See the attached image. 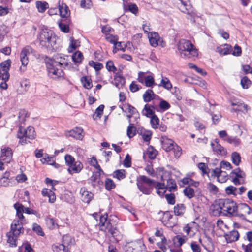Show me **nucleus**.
<instances>
[{
    "label": "nucleus",
    "mask_w": 252,
    "mask_h": 252,
    "mask_svg": "<svg viewBox=\"0 0 252 252\" xmlns=\"http://www.w3.org/2000/svg\"><path fill=\"white\" fill-rule=\"evenodd\" d=\"M99 226L100 230L110 234L113 237L117 239L119 231L108 220V215L105 213L100 217Z\"/></svg>",
    "instance_id": "7ed1b4c3"
},
{
    "label": "nucleus",
    "mask_w": 252,
    "mask_h": 252,
    "mask_svg": "<svg viewBox=\"0 0 252 252\" xmlns=\"http://www.w3.org/2000/svg\"><path fill=\"white\" fill-rule=\"evenodd\" d=\"M36 7L40 13H43L46 9L48 8V3L46 2L37 1L36 2Z\"/></svg>",
    "instance_id": "2f4dec72"
},
{
    "label": "nucleus",
    "mask_w": 252,
    "mask_h": 252,
    "mask_svg": "<svg viewBox=\"0 0 252 252\" xmlns=\"http://www.w3.org/2000/svg\"><path fill=\"white\" fill-rule=\"evenodd\" d=\"M80 193L81 199L85 203L89 204L93 198L94 194L91 192L88 191L85 187L81 188Z\"/></svg>",
    "instance_id": "a211bd4d"
},
{
    "label": "nucleus",
    "mask_w": 252,
    "mask_h": 252,
    "mask_svg": "<svg viewBox=\"0 0 252 252\" xmlns=\"http://www.w3.org/2000/svg\"><path fill=\"white\" fill-rule=\"evenodd\" d=\"M213 151L217 154L221 156H225L227 154V151L225 148L222 147L219 143V140L216 139L214 142L211 144Z\"/></svg>",
    "instance_id": "dca6fc26"
},
{
    "label": "nucleus",
    "mask_w": 252,
    "mask_h": 252,
    "mask_svg": "<svg viewBox=\"0 0 252 252\" xmlns=\"http://www.w3.org/2000/svg\"><path fill=\"white\" fill-rule=\"evenodd\" d=\"M81 81L83 87L87 89H90L93 86L91 79L89 76L82 77Z\"/></svg>",
    "instance_id": "7c9ffc66"
},
{
    "label": "nucleus",
    "mask_w": 252,
    "mask_h": 252,
    "mask_svg": "<svg viewBox=\"0 0 252 252\" xmlns=\"http://www.w3.org/2000/svg\"><path fill=\"white\" fill-rule=\"evenodd\" d=\"M184 193L185 196L189 199H190L194 196V190L192 188L189 186L188 187H186L184 189Z\"/></svg>",
    "instance_id": "5fc2aeb1"
},
{
    "label": "nucleus",
    "mask_w": 252,
    "mask_h": 252,
    "mask_svg": "<svg viewBox=\"0 0 252 252\" xmlns=\"http://www.w3.org/2000/svg\"><path fill=\"white\" fill-rule=\"evenodd\" d=\"M33 230L36 232L38 235L43 236L44 235L43 231L40 225L36 223L33 224Z\"/></svg>",
    "instance_id": "774afa93"
},
{
    "label": "nucleus",
    "mask_w": 252,
    "mask_h": 252,
    "mask_svg": "<svg viewBox=\"0 0 252 252\" xmlns=\"http://www.w3.org/2000/svg\"><path fill=\"white\" fill-rule=\"evenodd\" d=\"M52 249L54 252H68L69 248L65 247L63 244L57 243L52 246Z\"/></svg>",
    "instance_id": "a878e982"
},
{
    "label": "nucleus",
    "mask_w": 252,
    "mask_h": 252,
    "mask_svg": "<svg viewBox=\"0 0 252 252\" xmlns=\"http://www.w3.org/2000/svg\"><path fill=\"white\" fill-rule=\"evenodd\" d=\"M59 11L60 15L62 17L66 18L70 14V11L66 4H62L58 9Z\"/></svg>",
    "instance_id": "c756f323"
},
{
    "label": "nucleus",
    "mask_w": 252,
    "mask_h": 252,
    "mask_svg": "<svg viewBox=\"0 0 252 252\" xmlns=\"http://www.w3.org/2000/svg\"><path fill=\"white\" fill-rule=\"evenodd\" d=\"M47 69L49 77L53 79L57 80L63 77L64 72L63 69L49 62L47 63Z\"/></svg>",
    "instance_id": "423d86ee"
},
{
    "label": "nucleus",
    "mask_w": 252,
    "mask_h": 252,
    "mask_svg": "<svg viewBox=\"0 0 252 252\" xmlns=\"http://www.w3.org/2000/svg\"><path fill=\"white\" fill-rule=\"evenodd\" d=\"M144 83L146 87H151L155 84L154 77L151 75L146 76L145 78Z\"/></svg>",
    "instance_id": "e2e57ef3"
},
{
    "label": "nucleus",
    "mask_w": 252,
    "mask_h": 252,
    "mask_svg": "<svg viewBox=\"0 0 252 252\" xmlns=\"http://www.w3.org/2000/svg\"><path fill=\"white\" fill-rule=\"evenodd\" d=\"M137 180H139L142 183H146L150 187H152L153 184L156 183L155 180L151 179L145 175L139 176Z\"/></svg>",
    "instance_id": "f704fd0d"
},
{
    "label": "nucleus",
    "mask_w": 252,
    "mask_h": 252,
    "mask_svg": "<svg viewBox=\"0 0 252 252\" xmlns=\"http://www.w3.org/2000/svg\"><path fill=\"white\" fill-rule=\"evenodd\" d=\"M224 237L227 243L236 241L239 237V234L237 230H233L224 235Z\"/></svg>",
    "instance_id": "aec40b11"
},
{
    "label": "nucleus",
    "mask_w": 252,
    "mask_h": 252,
    "mask_svg": "<svg viewBox=\"0 0 252 252\" xmlns=\"http://www.w3.org/2000/svg\"><path fill=\"white\" fill-rule=\"evenodd\" d=\"M149 40L150 45L154 47H156L158 44L159 36L157 32H151L150 35H149Z\"/></svg>",
    "instance_id": "b1692460"
},
{
    "label": "nucleus",
    "mask_w": 252,
    "mask_h": 252,
    "mask_svg": "<svg viewBox=\"0 0 252 252\" xmlns=\"http://www.w3.org/2000/svg\"><path fill=\"white\" fill-rule=\"evenodd\" d=\"M150 123L153 128H158L159 125V120L156 115H153L151 117Z\"/></svg>",
    "instance_id": "09e8293b"
},
{
    "label": "nucleus",
    "mask_w": 252,
    "mask_h": 252,
    "mask_svg": "<svg viewBox=\"0 0 252 252\" xmlns=\"http://www.w3.org/2000/svg\"><path fill=\"white\" fill-rule=\"evenodd\" d=\"M89 64L90 66L94 67L96 71H99L103 67L102 63L94 61H90L89 62Z\"/></svg>",
    "instance_id": "052dcab7"
},
{
    "label": "nucleus",
    "mask_w": 252,
    "mask_h": 252,
    "mask_svg": "<svg viewBox=\"0 0 252 252\" xmlns=\"http://www.w3.org/2000/svg\"><path fill=\"white\" fill-rule=\"evenodd\" d=\"M220 168H218V167L216 168L215 169H214L212 171V172H213V175L217 177L218 181L219 182L222 183V182L226 181V179L225 178L222 180H221L220 179V176H221V174L223 173V171L222 170H221Z\"/></svg>",
    "instance_id": "3c124183"
},
{
    "label": "nucleus",
    "mask_w": 252,
    "mask_h": 252,
    "mask_svg": "<svg viewBox=\"0 0 252 252\" xmlns=\"http://www.w3.org/2000/svg\"><path fill=\"white\" fill-rule=\"evenodd\" d=\"M136 128L134 126V124L130 123L127 128V135L131 138L136 135Z\"/></svg>",
    "instance_id": "c03bdc74"
},
{
    "label": "nucleus",
    "mask_w": 252,
    "mask_h": 252,
    "mask_svg": "<svg viewBox=\"0 0 252 252\" xmlns=\"http://www.w3.org/2000/svg\"><path fill=\"white\" fill-rule=\"evenodd\" d=\"M124 108H125L126 110L127 111L126 113L131 114H136L135 118L137 116H139V113L136 110V109L130 105L129 103H126L124 104Z\"/></svg>",
    "instance_id": "58836bf2"
},
{
    "label": "nucleus",
    "mask_w": 252,
    "mask_h": 252,
    "mask_svg": "<svg viewBox=\"0 0 252 252\" xmlns=\"http://www.w3.org/2000/svg\"><path fill=\"white\" fill-rule=\"evenodd\" d=\"M40 45L48 50H53L56 44L55 35L53 32L48 29H43L38 35Z\"/></svg>",
    "instance_id": "f03ea898"
},
{
    "label": "nucleus",
    "mask_w": 252,
    "mask_h": 252,
    "mask_svg": "<svg viewBox=\"0 0 252 252\" xmlns=\"http://www.w3.org/2000/svg\"><path fill=\"white\" fill-rule=\"evenodd\" d=\"M21 220H14L11 225V230L15 236H19L24 232L22 222Z\"/></svg>",
    "instance_id": "4468645a"
},
{
    "label": "nucleus",
    "mask_w": 252,
    "mask_h": 252,
    "mask_svg": "<svg viewBox=\"0 0 252 252\" xmlns=\"http://www.w3.org/2000/svg\"><path fill=\"white\" fill-rule=\"evenodd\" d=\"M105 188L108 190H110L115 187V184L113 181L109 178H107L105 181Z\"/></svg>",
    "instance_id": "bf43d9fd"
},
{
    "label": "nucleus",
    "mask_w": 252,
    "mask_h": 252,
    "mask_svg": "<svg viewBox=\"0 0 252 252\" xmlns=\"http://www.w3.org/2000/svg\"><path fill=\"white\" fill-rule=\"evenodd\" d=\"M216 50L220 55H226L231 53L232 46L230 45L225 44L218 47Z\"/></svg>",
    "instance_id": "412c9836"
},
{
    "label": "nucleus",
    "mask_w": 252,
    "mask_h": 252,
    "mask_svg": "<svg viewBox=\"0 0 252 252\" xmlns=\"http://www.w3.org/2000/svg\"><path fill=\"white\" fill-rule=\"evenodd\" d=\"M119 37L116 35H113L110 34L105 36V39L109 43L113 44L114 45H117V41L118 40Z\"/></svg>",
    "instance_id": "de8ad7c7"
},
{
    "label": "nucleus",
    "mask_w": 252,
    "mask_h": 252,
    "mask_svg": "<svg viewBox=\"0 0 252 252\" xmlns=\"http://www.w3.org/2000/svg\"><path fill=\"white\" fill-rule=\"evenodd\" d=\"M162 222L168 227H173L177 224V221L173 220V215L169 211L164 212Z\"/></svg>",
    "instance_id": "2eb2a0df"
},
{
    "label": "nucleus",
    "mask_w": 252,
    "mask_h": 252,
    "mask_svg": "<svg viewBox=\"0 0 252 252\" xmlns=\"http://www.w3.org/2000/svg\"><path fill=\"white\" fill-rule=\"evenodd\" d=\"M14 207L16 210V215L18 217L19 219L21 220L25 223H26V220L23 215V212L28 214L36 215L37 214V212L36 211L28 207L25 208L23 205L18 203L14 204Z\"/></svg>",
    "instance_id": "6e6552de"
},
{
    "label": "nucleus",
    "mask_w": 252,
    "mask_h": 252,
    "mask_svg": "<svg viewBox=\"0 0 252 252\" xmlns=\"http://www.w3.org/2000/svg\"><path fill=\"white\" fill-rule=\"evenodd\" d=\"M146 155L150 159H154L158 155V151L153 146H149L147 149Z\"/></svg>",
    "instance_id": "ea45409f"
},
{
    "label": "nucleus",
    "mask_w": 252,
    "mask_h": 252,
    "mask_svg": "<svg viewBox=\"0 0 252 252\" xmlns=\"http://www.w3.org/2000/svg\"><path fill=\"white\" fill-rule=\"evenodd\" d=\"M178 49L181 56L194 60L198 56V51L190 41L181 39L178 43Z\"/></svg>",
    "instance_id": "f257e3e1"
},
{
    "label": "nucleus",
    "mask_w": 252,
    "mask_h": 252,
    "mask_svg": "<svg viewBox=\"0 0 252 252\" xmlns=\"http://www.w3.org/2000/svg\"><path fill=\"white\" fill-rule=\"evenodd\" d=\"M231 105L233 106V110L235 112H247L249 109L248 106L241 101H233L231 102Z\"/></svg>",
    "instance_id": "6ab92c4d"
},
{
    "label": "nucleus",
    "mask_w": 252,
    "mask_h": 252,
    "mask_svg": "<svg viewBox=\"0 0 252 252\" xmlns=\"http://www.w3.org/2000/svg\"><path fill=\"white\" fill-rule=\"evenodd\" d=\"M137 186L139 190L143 194L146 195L150 194L153 190L152 187L146 186L142 182H140L139 180H137Z\"/></svg>",
    "instance_id": "4be33fe9"
},
{
    "label": "nucleus",
    "mask_w": 252,
    "mask_h": 252,
    "mask_svg": "<svg viewBox=\"0 0 252 252\" xmlns=\"http://www.w3.org/2000/svg\"><path fill=\"white\" fill-rule=\"evenodd\" d=\"M239 209L245 211L247 215L239 212L237 214L238 216L249 222H252V210L250 207L247 204L244 203L239 205Z\"/></svg>",
    "instance_id": "9b49d317"
},
{
    "label": "nucleus",
    "mask_w": 252,
    "mask_h": 252,
    "mask_svg": "<svg viewBox=\"0 0 252 252\" xmlns=\"http://www.w3.org/2000/svg\"><path fill=\"white\" fill-rule=\"evenodd\" d=\"M155 95L153 91L151 89H148L143 95L144 101L146 102H149L154 98Z\"/></svg>",
    "instance_id": "473e14b6"
},
{
    "label": "nucleus",
    "mask_w": 252,
    "mask_h": 252,
    "mask_svg": "<svg viewBox=\"0 0 252 252\" xmlns=\"http://www.w3.org/2000/svg\"><path fill=\"white\" fill-rule=\"evenodd\" d=\"M161 142L163 149L167 152L171 151L174 149V145L176 144L173 140L166 136H162Z\"/></svg>",
    "instance_id": "f3484780"
},
{
    "label": "nucleus",
    "mask_w": 252,
    "mask_h": 252,
    "mask_svg": "<svg viewBox=\"0 0 252 252\" xmlns=\"http://www.w3.org/2000/svg\"><path fill=\"white\" fill-rule=\"evenodd\" d=\"M32 49L29 46H27L22 49L20 53V61L21 62L22 66L20 67V70L21 72L25 71L26 66L28 63L29 60L28 56L32 53Z\"/></svg>",
    "instance_id": "9d476101"
},
{
    "label": "nucleus",
    "mask_w": 252,
    "mask_h": 252,
    "mask_svg": "<svg viewBox=\"0 0 252 252\" xmlns=\"http://www.w3.org/2000/svg\"><path fill=\"white\" fill-rule=\"evenodd\" d=\"M66 57H67V56L61 54H57L53 56V59L51 60L50 62L52 63H55V65H57L58 66L63 69V68L68 65V61Z\"/></svg>",
    "instance_id": "f8f14e48"
},
{
    "label": "nucleus",
    "mask_w": 252,
    "mask_h": 252,
    "mask_svg": "<svg viewBox=\"0 0 252 252\" xmlns=\"http://www.w3.org/2000/svg\"><path fill=\"white\" fill-rule=\"evenodd\" d=\"M72 243V239L71 237L68 235H65L63 236L62 244L65 246V247L69 248V246Z\"/></svg>",
    "instance_id": "4d7b16f0"
},
{
    "label": "nucleus",
    "mask_w": 252,
    "mask_h": 252,
    "mask_svg": "<svg viewBox=\"0 0 252 252\" xmlns=\"http://www.w3.org/2000/svg\"><path fill=\"white\" fill-rule=\"evenodd\" d=\"M174 153L175 158H178L182 154V149L177 144L174 145V149L172 150Z\"/></svg>",
    "instance_id": "69168bd1"
},
{
    "label": "nucleus",
    "mask_w": 252,
    "mask_h": 252,
    "mask_svg": "<svg viewBox=\"0 0 252 252\" xmlns=\"http://www.w3.org/2000/svg\"><path fill=\"white\" fill-rule=\"evenodd\" d=\"M188 65L190 68L194 69L197 73L202 76H205L206 74V72L203 69L198 67L196 65L192 63H189Z\"/></svg>",
    "instance_id": "338daca9"
},
{
    "label": "nucleus",
    "mask_w": 252,
    "mask_h": 252,
    "mask_svg": "<svg viewBox=\"0 0 252 252\" xmlns=\"http://www.w3.org/2000/svg\"><path fill=\"white\" fill-rule=\"evenodd\" d=\"M186 211V206L184 204H176L174 207V212L176 216L183 215Z\"/></svg>",
    "instance_id": "393cba45"
},
{
    "label": "nucleus",
    "mask_w": 252,
    "mask_h": 252,
    "mask_svg": "<svg viewBox=\"0 0 252 252\" xmlns=\"http://www.w3.org/2000/svg\"><path fill=\"white\" fill-rule=\"evenodd\" d=\"M229 143L235 146H238L240 143V140L236 137H227L226 139H225Z\"/></svg>",
    "instance_id": "603ef678"
},
{
    "label": "nucleus",
    "mask_w": 252,
    "mask_h": 252,
    "mask_svg": "<svg viewBox=\"0 0 252 252\" xmlns=\"http://www.w3.org/2000/svg\"><path fill=\"white\" fill-rule=\"evenodd\" d=\"M83 168V165L79 161H75L69 166L68 172L72 174V173H79Z\"/></svg>",
    "instance_id": "5701e85b"
},
{
    "label": "nucleus",
    "mask_w": 252,
    "mask_h": 252,
    "mask_svg": "<svg viewBox=\"0 0 252 252\" xmlns=\"http://www.w3.org/2000/svg\"><path fill=\"white\" fill-rule=\"evenodd\" d=\"M7 236L8 237L7 242L11 246H16L17 244L16 242L18 236H15L14 235L12 234V231H11V230L7 234Z\"/></svg>",
    "instance_id": "79ce46f5"
},
{
    "label": "nucleus",
    "mask_w": 252,
    "mask_h": 252,
    "mask_svg": "<svg viewBox=\"0 0 252 252\" xmlns=\"http://www.w3.org/2000/svg\"><path fill=\"white\" fill-rule=\"evenodd\" d=\"M104 105L101 104L99 105L95 110L94 113L93 115V118L96 120L100 119L103 114Z\"/></svg>",
    "instance_id": "cd10ccee"
},
{
    "label": "nucleus",
    "mask_w": 252,
    "mask_h": 252,
    "mask_svg": "<svg viewBox=\"0 0 252 252\" xmlns=\"http://www.w3.org/2000/svg\"><path fill=\"white\" fill-rule=\"evenodd\" d=\"M24 131H25V129L20 126L19 128V130L17 133V137L20 139L19 142H20L22 145L27 143V138H26V135L25 134Z\"/></svg>",
    "instance_id": "c85d7f7f"
},
{
    "label": "nucleus",
    "mask_w": 252,
    "mask_h": 252,
    "mask_svg": "<svg viewBox=\"0 0 252 252\" xmlns=\"http://www.w3.org/2000/svg\"><path fill=\"white\" fill-rule=\"evenodd\" d=\"M106 67L108 71H112L115 73L117 71V68L114 66V63L112 61L109 60L107 62Z\"/></svg>",
    "instance_id": "0e129e2a"
},
{
    "label": "nucleus",
    "mask_w": 252,
    "mask_h": 252,
    "mask_svg": "<svg viewBox=\"0 0 252 252\" xmlns=\"http://www.w3.org/2000/svg\"><path fill=\"white\" fill-rule=\"evenodd\" d=\"M159 87H163L166 89L169 90L172 88V85L169 81V80L166 78H162L160 84H159Z\"/></svg>",
    "instance_id": "37998d69"
},
{
    "label": "nucleus",
    "mask_w": 252,
    "mask_h": 252,
    "mask_svg": "<svg viewBox=\"0 0 252 252\" xmlns=\"http://www.w3.org/2000/svg\"><path fill=\"white\" fill-rule=\"evenodd\" d=\"M164 179H163V177H161V183L159 182H157L155 184H153V187H154L156 189V190H164V189H166L165 188V184L164 183Z\"/></svg>",
    "instance_id": "6e6d98bb"
},
{
    "label": "nucleus",
    "mask_w": 252,
    "mask_h": 252,
    "mask_svg": "<svg viewBox=\"0 0 252 252\" xmlns=\"http://www.w3.org/2000/svg\"><path fill=\"white\" fill-rule=\"evenodd\" d=\"M11 60H7L4 62H2L0 64V72H6L7 71H9L10 67L11 66Z\"/></svg>",
    "instance_id": "4c0bfd02"
},
{
    "label": "nucleus",
    "mask_w": 252,
    "mask_h": 252,
    "mask_svg": "<svg viewBox=\"0 0 252 252\" xmlns=\"http://www.w3.org/2000/svg\"><path fill=\"white\" fill-rule=\"evenodd\" d=\"M232 161L233 164L237 166L241 161V157L240 154L237 152H234L231 155Z\"/></svg>",
    "instance_id": "8fccbe9b"
},
{
    "label": "nucleus",
    "mask_w": 252,
    "mask_h": 252,
    "mask_svg": "<svg viewBox=\"0 0 252 252\" xmlns=\"http://www.w3.org/2000/svg\"><path fill=\"white\" fill-rule=\"evenodd\" d=\"M72 60L75 63H80L83 59L82 53L80 51H77L72 56Z\"/></svg>",
    "instance_id": "49530a36"
},
{
    "label": "nucleus",
    "mask_w": 252,
    "mask_h": 252,
    "mask_svg": "<svg viewBox=\"0 0 252 252\" xmlns=\"http://www.w3.org/2000/svg\"><path fill=\"white\" fill-rule=\"evenodd\" d=\"M30 83L27 80L22 81L20 82V88L18 89L19 94H22L26 93L30 87Z\"/></svg>",
    "instance_id": "bb28decb"
},
{
    "label": "nucleus",
    "mask_w": 252,
    "mask_h": 252,
    "mask_svg": "<svg viewBox=\"0 0 252 252\" xmlns=\"http://www.w3.org/2000/svg\"><path fill=\"white\" fill-rule=\"evenodd\" d=\"M177 186L175 181L172 178H168L167 180V184L165 185V188L171 191L177 188Z\"/></svg>",
    "instance_id": "c9c22d12"
},
{
    "label": "nucleus",
    "mask_w": 252,
    "mask_h": 252,
    "mask_svg": "<svg viewBox=\"0 0 252 252\" xmlns=\"http://www.w3.org/2000/svg\"><path fill=\"white\" fill-rule=\"evenodd\" d=\"M46 222L48 227L50 229H54L58 226L55 220L53 218H47L46 219Z\"/></svg>",
    "instance_id": "680f3d73"
},
{
    "label": "nucleus",
    "mask_w": 252,
    "mask_h": 252,
    "mask_svg": "<svg viewBox=\"0 0 252 252\" xmlns=\"http://www.w3.org/2000/svg\"><path fill=\"white\" fill-rule=\"evenodd\" d=\"M114 29L108 25L101 26V32L105 35H109L110 33L114 32Z\"/></svg>",
    "instance_id": "13d9d810"
},
{
    "label": "nucleus",
    "mask_w": 252,
    "mask_h": 252,
    "mask_svg": "<svg viewBox=\"0 0 252 252\" xmlns=\"http://www.w3.org/2000/svg\"><path fill=\"white\" fill-rule=\"evenodd\" d=\"M142 113L143 115L149 118H151L152 116L155 115L154 111L151 109L150 106L148 104H146L145 105L144 108L142 110Z\"/></svg>",
    "instance_id": "a18cd8bd"
},
{
    "label": "nucleus",
    "mask_w": 252,
    "mask_h": 252,
    "mask_svg": "<svg viewBox=\"0 0 252 252\" xmlns=\"http://www.w3.org/2000/svg\"><path fill=\"white\" fill-rule=\"evenodd\" d=\"M216 206H218L217 209H219L220 211H225L233 215L239 208V206H237L234 201L229 199H219Z\"/></svg>",
    "instance_id": "20e7f679"
},
{
    "label": "nucleus",
    "mask_w": 252,
    "mask_h": 252,
    "mask_svg": "<svg viewBox=\"0 0 252 252\" xmlns=\"http://www.w3.org/2000/svg\"><path fill=\"white\" fill-rule=\"evenodd\" d=\"M13 152L11 148L4 147L1 149L0 156V170L4 169V165L9 163L12 158Z\"/></svg>",
    "instance_id": "0eeeda50"
},
{
    "label": "nucleus",
    "mask_w": 252,
    "mask_h": 252,
    "mask_svg": "<svg viewBox=\"0 0 252 252\" xmlns=\"http://www.w3.org/2000/svg\"><path fill=\"white\" fill-rule=\"evenodd\" d=\"M126 172L125 170L118 169L115 170L113 173L114 178L118 179L119 180L124 179L126 178Z\"/></svg>",
    "instance_id": "e433bc0d"
},
{
    "label": "nucleus",
    "mask_w": 252,
    "mask_h": 252,
    "mask_svg": "<svg viewBox=\"0 0 252 252\" xmlns=\"http://www.w3.org/2000/svg\"><path fill=\"white\" fill-rule=\"evenodd\" d=\"M102 174V172L97 170L94 172L92 176L89 179V183L93 187L95 188L102 185L103 182L100 179V175Z\"/></svg>",
    "instance_id": "ddd939ff"
},
{
    "label": "nucleus",
    "mask_w": 252,
    "mask_h": 252,
    "mask_svg": "<svg viewBox=\"0 0 252 252\" xmlns=\"http://www.w3.org/2000/svg\"><path fill=\"white\" fill-rule=\"evenodd\" d=\"M178 6L181 11L186 13L188 15L187 18L192 23H194L195 13L193 12V9L189 4L188 0H179Z\"/></svg>",
    "instance_id": "39448f33"
},
{
    "label": "nucleus",
    "mask_w": 252,
    "mask_h": 252,
    "mask_svg": "<svg viewBox=\"0 0 252 252\" xmlns=\"http://www.w3.org/2000/svg\"><path fill=\"white\" fill-rule=\"evenodd\" d=\"M251 84V81L247 76H244L241 79V85L243 89H248Z\"/></svg>",
    "instance_id": "864d4df0"
},
{
    "label": "nucleus",
    "mask_w": 252,
    "mask_h": 252,
    "mask_svg": "<svg viewBox=\"0 0 252 252\" xmlns=\"http://www.w3.org/2000/svg\"><path fill=\"white\" fill-rule=\"evenodd\" d=\"M146 249L145 245L141 240L128 243L125 246V252H138Z\"/></svg>",
    "instance_id": "1a4fd4ad"
},
{
    "label": "nucleus",
    "mask_w": 252,
    "mask_h": 252,
    "mask_svg": "<svg viewBox=\"0 0 252 252\" xmlns=\"http://www.w3.org/2000/svg\"><path fill=\"white\" fill-rule=\"evenodd\" d=\"M82 131L83 130L81 128H76L75 129L71 130L69 132V135L76 139H82L83 138V135H82Z\"/></svg>",
    "instance_id": "72a5a7b5"
},
{
    "label": "nucleus",
    "mask_w": 252,
    "mask_h": 252,
    "mask_svg": "<svg viewBox=\"0 0 252 252\" xmlns=\"http://www.w3.org/2000/svg\"><path fill=\"white\" fill-rule=\"evenodd\" d=\"M24 132L25 134L26 135V138H28L29 139H33L34 138L35 131L33 127H28L26 130L25 129Z\"/></svg>",
    "instance_id": "a19ab883"
}]
</instances>
